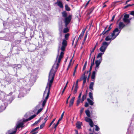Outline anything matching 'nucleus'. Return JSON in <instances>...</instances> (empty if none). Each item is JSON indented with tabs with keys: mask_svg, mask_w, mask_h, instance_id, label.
Listing matches in <instances>:
<instances>
[{
	"mask_svg": "<svg viewBox=\"0 0 134 134\" xmlns=\"http://www.w3.org/2000/svg\"><path fill=\"white\" fill-rule=\"evenodd\" d=\"M67 45V41L65 40H63L62 43V46L61 47L59 46L58 47V55L56 58L55 62L50 72L55 74L59 65V64L60 62L61 59L63 57L64 54L63 52L65 50L66 47Z\"/></svg>",
	"mask_w": 134,
	"mask_h": 134,
	"instance_id": "1",
	"label": "nucleus"
},
{
	"mask_svg": "<svg viewBox=\"0 0 134 134\" xmlns=\"http://www.w3.org/2000/svg\"><path fill=\"white\" fill-rule=\"evenodd\" d=\"M55 74L50 72L49 77L48 81L47 84L46 90L44 92L43 97L46 96L45 99H44L42 105L43 107L44 106L47 100L48 99L49 94L50 88L53 82L54 77Z\"/></svg>",
	"mask_w": 134,
	"mask_h": 134,
	"instance_id": "2",
	"label": "nucleus"
},
{
	"mask_svg": "<svg viewBox=\"0 0 134 134\" xmlns=\"http://www.w3.org/2000/svg\"><path fill=\"white\" fill-rule=\"evenodd\" d=\"M121 31V30H119L118 28H116L113 31L111 35L107 36L105 38V40L107 41H110L114 39L119 35Z\"/></svg>",
	"mask_w": 134,
	"mask_h": 134,
	"instance_id": "3",
	"label": "nucleus"
},
{
	"mask_svg": "<svg viewBox=\"0 0 134 134\" xmlns=\"http://www.w3.org/2000/svg\"><path fill=\"white\" fill-rule=\"evenodd\" d=\"M62 16L65 18L64 22L65 24V26L66 27L68 24L70 23L71 20L72 16L69 15L67 16V14L65 11H63L62 13Z\"/></svg>",
	"mask_w": 134,
	"mask_h": 134,
	"instance_id": "4",
	"label": "nucleus"
},
{
	"mask_svg": "<svg viewBox=\"0 0 134 134\" xmlns=\"http://www.w3.org/2000/svg\"><path fill=\"white\" fill-rule=\"evenodd\" d=\"M111 42L110 41L109 42L106 41L103 42L102 43V46L99 48L100 51L102 52H104Z\"/></svg>",
	"mask_w": 134,
	"mask_h": 134,
	"instance_id": "5",
	"label": "nucleus"
},
{
	"mask_svg": "<svg viewBox=\"0 0 134 134\" xmlns=\"http://www.w3.org/2000/svg\"><path fill=\"white\" fill-rule=\"evenodd\" d=\"M129 15L128 14H126L124 15V18L123 19V21L125 23H129L130 22V20L131 19V18L129 19Z\"/></svg>",
	"mask_w": 134,
	"mask_h": 134,
	"instance_id": "6",
	"label": "nucleus"
},
{
	"mask_svg": "<svg viewBox=\"0 0 134 134\" xmlns=\"http://www.w3.org/2000/svg\"><path fill=\"white\" fill-rule=\"evenodd\" d=\"M102 60H96L95 62L96 64V67H95V70L96 71H97L98 70L99 68V66L100 65V63H101Z\"/></svg>",
	"mask_w": 134,
	"mask_h": 134,
	"instance_id": "7",
	"label": "nucleus"
},
{
	"mask_svg": "<svg viewBox=\"0 0 134 134\" xmlns=\"http://www.w3.org/2000/svg\"><path fill=\"white\" fill-rule=\"evenodd\" d=\"M24 124L23 122H21L19 121H18L17 122L16 124V127L15 131H14V132L15 131H16L17 129L18 128H19L20 127H23V125Z\"/></svg>",
	"mask_w": 134,
	"mask_h": 134,
	"instance_id": "8",
	"label": "nucleus"
},
{
	"mask_svg": "<svg viewBox=\"0 0 134 134\" xmlns=\"http://www.w3.org/2000/svg\"><path fill=\"white\" fill-rule=\"evenodd\" d=\"M86 29H83L82 30V32L81 33L80 35L79 36V37L78 38V39L76 41V43L77 42L78 40H81L82 38L85 31Z\"/></svg>",
	"mask_w": 134,
	"mask_h": 134,
	"instance_id": "9",
	"label": "nucleus"
},
{
	"mask_svg": "<svg viewBox=\"0 0 134 134\" xmlns=\"http://www.w3.org/2000/svg\"><path fill=\"white\" fill-rule=\"evenodd\" d=\"M125 26V25L122 22H120L119 25V28L120 30H121Z\"/></svg>",
	"mask_w": 134,
	"mask_h": 134,
	"instance_id": "10",
	"label": "nucleus"
},
{
	"mask_svg": "<svg viewBox=\"0 0 134 134\" xmlns=\"http://www.w3.org/2000/svg\"><path fill=\"white\" fill-rule=\"evenodd\" d=\"M19 91L20 94L21 93L25 94L26 93V90L25 89H24L23 87L20 88Z\"/></svg>",
	"mask_w": 134,
	"mask_h": 134,
	"instance_id": "11",
	"label": "nucleus"
},
{
	"mask_svg": "<svg viewBox=\"0 0 134 134\" xmlns=\"http://www.w3.org/2000/svg\"><path fill=\"white\" fill-rule=\"evenodd\" d=\"M75 98L74 97H73L71 99L69 104V106L70 107H71L73 105L74 103Z\"/></svg>",
	"mask_w": 134,
	"mask_h": 134,
	"instance_id": "12",
	"label": "nucleus"
},
{
	"mask_svg": "<svg viewBox=\"0 0 134 134\" xmlns=\"http://www.w3.org/2000/svg\"><path fill=\"white\" fill-rule=\"evenodd\" d=\"M104 52L100 53H99L97 57V58H99V60H102V56L103 54H104Z\"/></svg>",
	"mask_w": 134,
	"mask_h": 134,
	"instance_id": "13",
	"label": "nucleus"
},
{
	"mask_svg": "<svg viewBox=\"0 0 134 134\" xmlns=\"http://www.w3.org/2000/svg\"><path fill=\"white\" fill-rule=\"evenodd\" d=\"M56 4H57L59 6L60 8L63 7V5L62 3L60 1H58L55 3Z\"/></svg>",
	"mask_w": 134,
	"mask_h": 134,
	"instance_id": "14",
	"label": "nucleus"
},
{
	"mask_svg": "<svg viewBox=\"0 0 134 134\" xmlns=\"http://www.w3.org/2000/svg\"><path fill=\"white\" fill-rule=\"evenodd\" d=\"M82 122H78L76 124V126L77 128L80 129L82 125Z\"/></svg>",
	"mask_w": 134,
	"mask_h": 134,
	"instance_id": "15",
	"label": "nucleus"
},
{
	"mask_svg": "<svg viewBox=\"0 0 134 134\" xmlns=\"http://www.w3.org/2000/svg\"><path fill=\"white\" fill-rule=\"evenodd\" d=\"M61 120V119H59L56 124H53V125H54V128L55 129V130H54L55 131L56 130L57 127V126L59 124V121Z\"/></svg>",
	"mask_w": 134,
	"mask_h": 134,
	"instance_id": "16",
	"label": "nucleus"
},
{
	"mask_svg": "<svg viewBox=\"0 0 134 134\" xmlns=\"http://www.w3.org/2000/svg\"><path fill=\"white\" fill-rule=\"evenodd\" d=\"M85 113L88 117H90L91 116L90 111L88 110H86L85 111Z\"/></svg>",
	"mask_w": 134,
	"mask_h": 134,
	"instance_id": "17",
	"label": "nucleus"
},
{
	"mask_svg": "<svg viewBox=\"0 0 134 134\" xmlns=\"http://www.w3.org/2000/svg\"><path fill=\"white\" fill-rule=\"evenodd\" d=\"M87 100L90 105H93L94 102L92 100H90L89 98H87Z\"/></svg>",
	"mask_w": 134,
	"mask_h": 134,
	"instance_id": "18",
	"label": "nucleus"
},
{
	"mask_svg": "<svg viewBox=\"0 0 134 134\" xmlns=\"http://www.w3.org/2000/svg\"><path fill=\"white\" fill-rule=\"evenodd\" d=\"M109 31L108 30H104L102 33L100 34L101 35H103L105 34H107L108 32H109Z\"/></svg>",
	"mask_w": 134,
	"mask_h": 134,
	"instance_id": "19",
	"label": "nucleus"
},
{
	"mask_svg": "<svg viewBox=\"0 0 134 134\" xmlns=\"http://www.w3.org/2000/svg\"><path fill=\"white\" fill-rule=\"evenodd\" d=\"M36 116V115L35 114L34 115L31 116L29 118L26 119V121H27L28 120H31L32 119L34 118Z\"/></svg>",
	"mask_w": 134,
	"mask_h": 134,
	"instance_id": "20",
	"label": "nucleus"
},
{
	"mask_svg": "<svg viewBox=\"0 0 134 134\" xmlns=\"http://www.w3.org/2000/svg\"><path fill=\"white\" fill-rule=\"evenodd\" d=\"M94 85V83L93 82L91 83L89 86V88L92 90H93V87Z\"/></svg>",
	"mask_w": 134,
	"mask_h": 134,
	"instance_id": "21",
	"label": "nucleus"
},
{
	"mask_svg": "<svg viewBox=\"0 0 134 134\" xmlns=\"http://www.w3.org/2000/svg\"><path fill=\"white\" fill-rule=\"evenodd\" d=\"M85 120L86 122H89L92 120L90 118L87 117H85Z\"/></svg>",
	"mask_w": 134,
	"mask_h": 134,
	"instance_id": "22",
	"label": "nucleus"
},
{
	"mask_svg": "<svg viewBox=\"0 0 134 134\" xmlns=\"http://www.w3.org/2000/svg\"><path fill=\"white\" fill-rule=\"evenodd\" d=\"M86 94H85L83 95L82 97V99L81 101V102L82 103L84 100H85L86 98Z\"/></svg>",
	"mask_w": 134,
	"mask_h": 134,
	"instance_id": "23",
	"label": "nucleus"
},
{
	"mask_svg": "<svg viewBox=\"0 0 134 134\" xmlns=\"http://www.w3.org/2000/svg\"><path fill=\"white\" fill-rule=\"evenodd\" d=\"M96 72L95 71H93L91 76V78L92 79H94L95 76Z\"/></svg>",
	"mask_w": 134,
	"mask_h": 134,
	"instance_id": "24",
	"label": "nucleus"
},
{
	"mask_svg": "<svg viewBox=\"0 0 134 134\" xmlns=\"http://www.w3.org/2000/svg\"><path fill=\"white\" fill-rule=\"evenodd\" d=\"M89 97L92 100H93V94L91 92H90L89 93Z\"/></svg>",
	"mask_w": 134,
	"mask_h": 134,
	"instance_id": "25",
	"label": "nucleus"
},
{
	"mask_svg": "<svg viewBox=\"0 0 134 134\" xmlns=\"http://www.w3.org/2000/svg\"><path fill=\"white\" fill-rule=\"evenodd\" d=\"M39 128V127H36V128H35V129H33L31 131V133H32V132H35L37 130H38V129Z\"/></svg>",
	"mask_w": 134,
	"mask_h": 134,
	"instance_id": "26",
	"label": "nucleus"
},
{
	"mask_svg": "<svg viewBox=\"0 0 134 134\" xmlns=\"http://www.w3.org/2000/svg\"><path fill=\"white\" fill-rule=\"evenodd\" d=\"M6 108V107L5 106H1L0 107V110H1L2 111L5 109Z\"/></svg>",
	"mask_w": 134,
	"mask_h": 134,
	"instance_id": "27",
	"label": "nucleus"
},
{
	"mask_svg": "<svg viewBox=\"0 0 134 134\" xmlns=\"http://www.w3.org/2000/svg\"><path fill=\"white\" fill-rule=\"evenodd\" d=\"M89 123L91 127H93L94 124L92 120L89 122Z\"/></svg>",
	"mask_w": 134,
	"mask_h": 134,
	"instance_id": "28",
	"label": "nucleus"
},
{
	"mask_svg": "<svg viewBox=\"0 0 134 134\" xmlns=\"http://www.w3.org/2000/svg\"><path fill=\"white\" fill-rule=\"evenodd\" d=\"M65 8L66 10L68 11H69L70 10V9L68 7V5H65Z\"/></svg>",
	"mask_w": 134,
	"mask_h": 134,
	"instance_id": "29",
	"label": "nucleus"
},
{
	"mask_svg": "<svg viewBox=\"0 0 134 134\" xmlns=\"http://www.w3.org/2000/svg\"><path fill=\"white\" fill-rule=\"evenodd\" d=\"M78 65L77 64V65L75 67V69L74 70V72H73V76H74L75 75V73H76V69L77 68Z\"/></svg>",
	"mask_w": 134,
	"mask_h": 134,
	"instance_id": "30",
	"label": "nucleus"
},
{
	"mask_svg": "<svg viewBox=\"0 0 134 134\" xmlns=\"http://www.w3.org/2000/svg\"><path fill=\"white\" fill-rule=\"evenodd\" d=\"M69 31V29L68 28H66L64 29L63 30V32L64 33H66L68 32Z\"/></svg>",
	"mask_w": 134,
	"mask_h": 134,
	"instance_id": "31",
	"label": "nucleus"
},
{
	"mask_svg": "<svg viewBox=\"0 0 134 134\" xmlns=\"http://www.w3.org/2000/svg\"><path fill=\"white\" fill-rule=\"evenodd\" d=\"M10 131H8L6 134H14L16 132V131H15L14 132H10Z\"/></svg>",
	"mask_w": 134,
	"mask_h": 134,
	"instance_id": "32",
	"label": "nucleus"
},
{
	"mask_svg": "<svg viewBox=\"0 0 134 134\" xmlns=\"http://www.w3.org/2000/svg\"><path fill=\"white\" fill-rule=\"evenodd\" d=\"M41 118H40V119L37 121H36L34 123V124L33 125H35L37 124L41 120Z\"/></svg>",
	"mask_w": 134,
	"mask_h": 134,
	"instance_id": "33",
	"label": "nucleus"
},
{
	"mask_svg": "<svg viewBox=\"0 0 134 134\" xmlns=\"http://www.w3.org/2000/svg\"><path fill=\"white\" fill-rule=\"evenodd\" d=\"M87 61H86L84 64V65L83 67V70H84L86 69L87 65Z\"/></svg>",
	"mask_w": 134,
	"mask_h": 134,
	"instance_id": "34",
	"label": "nucleus"
},
{
	"mask_svg": "<svg viewBox=\"0 0 134 134\" xmlns=\"http://www.w3.org/2000/svg\"><path fill=\"white\" fill-rule=\"evenodd\" d=\"M94 126L96 127L95 130L96 131H98L99 130V128L96 125H95Z\"/></svg>",
	"mask_w": 134,
	"mask_h": 134,
	"instance_id": "35",
	"label": "nucleus"
},
{
	"mask_svg": "<svg viewBox=\"0 0 134 134\" xmlns=\"http://www.w3.org/2000/svg\"><path fill=\"white\" fill-rule=\"evenodd\" d=\"M45 122H43L41 125H40V127L41 129H42L44 126Z\"/></svg>",
	"mask_w": 134,
	"mask_h": 134,
	"instance_id": "36",
	"label": "nucleus"
},
{
	"mask_svg": "<svg viewBox=\"0 0 134 134\" xmlns=\"http://www.w3.org/2000/svg\"><path fill=\"white\" fill-rule=\"evenodd\" d=\"M69 34H67L65 35V38L66 40L68 39V38L69 36Z\"/></svg>",
	"mask_w": 134,
	"mask_h": 134,
	"instance_id": "37",
	"label": "nucleus"
},
{
	"mask_svg": "<svg viewBox=\"0 0 134 134\" xmlns=\"http://www.w3.org/2000/svg\"><path fill=\"white\" fill-rule=\"evenodd\" d=\"M55 120V118L53 120H52V122L49 125V127H50L51 126V125H52L53 124V123L54 122V121Z\"/></svg>",
	"mask_w": 134,
	"mask_h": 134,
	"instance_id": "38",
	"label": "nucleus"
},
{
	"mask_svg": "<svg viewBox=\"0 0 134 134\" xmlns=\"http://www.w3.org/2000/svg\"><path fill=\"white\" fill-rule=\"evenodd\" d=\"M83 110H84V109L83 108H81V110L80 111V113L81 115V114H82V113L83 111Z\"/></svg>",
	"mask_w": 134,
	"mask_h": 134,
	"instance_id": "39",
	"label": "nucleus"
},
{
	"mask_svg": "<svg viewBox=\"0 0 134 134\" xmlns=\"http://www.w3.org/2000/svg\"><path fill=\"white\" fill-rule=\"evenodd\" d=\"M80 98H78V99L77 101V105H78L80 102Z\"/></svg>",
	"mask_w": 134,
	"mask_h": 134,
	"instance_id": "40",
	"label": "nucleus"
},
{
	"mask_svg": "<svg viewBox=\"0 0 134 134\" xmlns=\"http://www.w3.org/2000/svg\"><path fill=\"white\" fill-rule=\"evenodd\" d=\"M42 110V108H41L40 109H39V110H38L37 113V114H38L39 113H40Z\"/></svg>",
	"mask_w": 134,
	"mask_h": 134,
	"instance_id": "41",
	"label": "nucleus"
},
{
	"mask_svg": "<svg viewBox=\"0 0 134 134\" xmlns=\"http://www.w3.org/2000/svg\"><path fill=\"white\" fill-rule=\"evenodd\" d=\"M71 94H70V96L68 97L67 99V100H66V104H68V100L70 98V96H71Z\"/></svg>",
	"mask_w": 134,
	"mask_h": 134,
	"instance_id": "42",
	"label": "nucleus"
},
{
	"mask_svg": "<svg viewBox=\"0 0 134 134\" xmlns=\"http://www.w3.org/2000/svg\"><path fill=\"white\" fill-rule=\"evenodd\" d=\"M77 90L74 89V90L73 91V94H75L77 92Z\"/></svg>",
	"mask_w": 134,
	"mask_h": 134,
	"instance_id": "43",
	"label": "nucleus"
},
{
	"mask_svg": "<svg viewBox=\"0 0 134 134\" xmlns=\"http://www.w3.org/2000/svg\"><path fill=\"white\" fill-rule=\"evenodd\" d=\"M66 87H64L63 89V90L62 92V93L61 94L62 95H63V94L64 92V91H65V89H66Z\"/></svg>",
	"mask_w": 134,
	"mask_h": 134,
	"instance_id": "44",
	"label": "nucleus"
},
{
	"mask_svg": "<svg viewBox=\"0 0 134 134\" xmlns=\"http://www.w3.org/2000/svg\"><path fill=\"white\" fill-rule=\"evenodd\" d=\"M64 111L63 112V113H62V114L61 115V116L60 117V118H59V119H61V120H62V119L63 118V116H64Z\"/></svg>",
	"mask_w": 134,
	"mask_h": 134,
	"instance_id": "45",
	"label": "nucleus"
},
{
	"mask_svg": "<svg viewBox=\"0 0 134 134\" xmlns=\"http://www.w3.org/2000/svg\"><path fill=\"white\" fill-rule=\"evenodd\" d=\"M93 8H92V9H91L90 10V12H89V14H91L92 12L93 11Z\"/></svg>",
	"mask_w": 134,
	"mask_h": 134,
	"instance_id": "46",
	"label": "nucleus"
},
{
	"mask_svg": "<svg viewBox=\"0 0 134 134\" xmlns=\"http://www.w3.org/2000/svg\"><path fill=\"white\" fill-rule=\"evenodd\" d=\"M96 48V46H95L93 48L91 51V52L93 53L94 52V50H95Z\"/></svg>",
	"mask_w": 134,
	"mask_h": 134,
	"instance_id": "47",
	"label": "nucleus"
},
{
	"mask_svg": "<svg viewBox=\"0 0 134 134\" xmlns=\"http://www.w3.org/2000/svg\"><path fill=\"white\" fill-rule=\"evenodd\" d=\"M86 40V39H85V38L84 39L82 43V45H83L84 44Z\"/></svg>",
	"mask_w": 134,
	"mask_h": 134,
	"instance_id": "48",
	"label": "nucleus"
},
{
	"mask_svg": "<svg viewBox=\"0 0 134 134\" xmlns=\"http://www.w3.org/2000/svg\"><path fill=\"white\" fill-rule=\"evenodd\" d=\"M88 106V104L87 103H85V107H87Z\"/></svg>",
	"mask_w": 134,
	"mask_h": 134,
	"instance_id": "49",
	"label": "nucleus"
},
{
	"mask_svg": "<svg viewBox=\"0 0 134 134\" xmlns=\"http://www.w3.org/2000/svg\"><path fill=\"white\" fill-rule=\"evenodd\" d=\"M85 74H84V76L83 77V80H86L87 77L85 76Z\"/></svg>",
	"mask_w": 134,
	"mask_h": 134,
	"instance_id": "50",
	"label": "nucleus"
},
{
	"mask_svg": "<svg viewBox=\"0 0 134 134\" xmlns=\"http://www.w3.org/2000/svg\"><path fill=\"white\" fill-rule=\"evenodd\" d=\"M72 59H71L70 60V63H69V65L68 67H69L70 66V65H71V62H72Z\"/></svg>",
	"mask_w": 134,
	"mask_h": 134,
	"instance_id": "51",
	"label": "nucleus"
},
{
	"mask_svg": "<svg viewBox=\"0 0 134 134\" xmlns=\"http://www.w3.org/2000/svg\"><path fill=\"white\" fill-rule=\"evenodd\" d=\"M87 73H89V75H88V77H89L90 76V74H91L90 71H87Z\"/></svg>",
	"mask_w": 134,
	"mask_h": 134,
	"instance_id": "52",
	"label": "nucleus"
},
{
	"mask_svg": "<svg viewBox=\"0 0 134 134\" xmlns=\"http://www.w3.org/2000/svg\"><path fill=\"white\" fill-rule=\"evenodd\" d=\"M115 15H114L112 17V19L111 20V21H113L114 20L115 18Z\"/></svg>",
	"mask_w": 134,
	"mask_h": 134,
	"instance_id": "53",
	"label": "nucleus"
},
{
	"mask_svg": "<svg viewBox=\"0 0 134 134\" xmlns=\"http://www.w3.org/2000/svg\"><path fill=\"white\" fill-rule=\"evenodd\" d=\"M133 5L132 4V5H131V4H128V5H126V6L125 7V8H127V7H130V6H132Z\"/></svg>",
	"mask_w": 134,
	"mask_h": 134,
	"instance_id": "54",
	"label": "nucleus"
},
{
	"mask_svg": "<svg viewBox=\"0 0 134 134\" xmlns=\"http://www.w3.org/2000/svg\"><path fill=\"white\" fill-rule=\"evenodd\" d=\"M78 88V85H76L74 89L77 90Z\"/></svg>",
	"mask_w": 134,
	"mask_h": 134,
	"instance_id": "55",
	"label": "nucleus"
},
{
	"mask_svg": "<svg viewBox=\"0 0 134 134\" xmlns=\"http://www.w3.org/2000/svg\"><path fill=\"white\" fill-rule=\"evenodd\" d=\"M94 62H93L92 61V62H91V66H93V65L94 64Z\"/></svg>",
	"mask_w": 134,
	"mask_h": 134,
	"instance_id": "56",
	"label": "nucleus"
},
{
	"mask_svg": "<svg viewBox=\"0 0 134 134\" xmlns=\"http://www.w3.org/2000/svg\"><path fill=\"white\" fill-rule=\"evenodd\" d=\"M82 94V93H80L78 97V98H80L81 97V96Z\"/></svg>",
	"mask_w": 134,
	"mask_h": 134,
	"instance_id": "57",
	"label": "nucleus"
},
{
	"mask_svg": "<svg viewBox=\"0 0 134 134\" xmlns=\"http://www.w3.org/2000/svg\"><path fill=\"white\" fill-rule=\"evenodd\" d=\"M79 81V79H77L76 81L75 85H78V82Z\"/></svg>",
	"mask_w": 134,
	"mask_h": 134,
	"instance_id": "58",
	"label": "nucleus"
},
{
	"mask_svg": "<svg viewBox=\"0 0 134 134\" xmlns=\"http://www.w3.org/2000/svg\"><path fill=\"white\" fill-rule=\"evenodd\" d=\"M112 28V27H111L110 26H109L108 28V30L109 31Z\"/></svg>",
	"mask_w": 134,
	"mask_h": 134,
	"instance_id": "59",
	"label": "nucleus"
},
{
	"mask_svg": "<svg viewBox=\"0 0 134 134\" xmlns=\"http://www.w3.org/2000/svg\"><path fill=\"white\" fill-rule=\"evenodd\" d=\"M44 120H45V121L44 122H45V123H46V121L47 120V117H46L45 118H44Z\"/></svg>",
	"mask_w": 134,
	"mask_h": 134,
	"instance_id": "60",
	"label": "nucleus"
},
{
	"mask_svg": "<svg viewBox=\"0 0 134 134\" xmlns=\"http://www.w3.org/2000/svg\"><path fill=\"white\" fill-rule=\"evenodd\" d=\"M92 66H91L90 68V70L89 71H91V70L92 68Z\"/></svg>",
	"mask_w": 134,
	"mask_h": 134,
	"instance_id": "61",
	"label": "nucleus"
},
{
	"mask_svg": "<svg viewBox=\"0 0 134 134\" xmlns=\"http://www.w3.org/2000/svg\"><path fill=\"white\" fill-rule=\"evenodd\" d=\"M75 134H78V131L76 130H75Z\"/></svg>",
	"mask_w": 134,
	"mask_h": 134,
	"instance_id": "62",
	"label": "nucleus"
},
{
	"mask_svg": "<svg viewBox=\"0 0 134 134\" xmlns=\"http://www.w3.org/2000/svg\"><path fill=\"white\" fill-rule=\"evenodd\" d=\"M87 34L86 33V35H85V36L84 37V38H85V39H86V38H87Z\"/></svg>",
	"mask_w": 134,
	"mask_h": 134,
	"instance_id": "63",
	"label": "nucleus"
},
{
	"mask_svg": "<svg viewBox=\"0 0 134 134\" xmlns=\"http://www.w3.org/2000/svg\"><path fill=\"white\" fill-rule=\"evenodd\" d=\"M38 132L37 131H36L35 132H33V133L31 134H36L37 133H38Z\"/></svg>",
	"mask_w": 134,
	"mask_h": 134,
	"instance_id": "64",
	"label": "nucleus"
}]
</instances>
